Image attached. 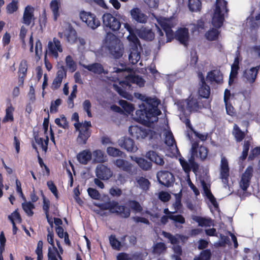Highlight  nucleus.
<instances>
[{
    "mask_svg": "<svg viewBox=\"0 0 260 260\" xmlns=\"http://www.w3.org/2000/svg\"><path fill=\"white\" fill-rule=\"evenodd\" d=\"M106 40H111L108 45V49L110 54L114 58L119 59L122 57L123 53L122 44L116 37L111 32L107 33Z\"/></svg>",
    "mask_w": 260,
    "mask_h": 260,
    "instance_id": "7ed1b4c3",
    "label": "nucleus"
},
{
    "mask_svg": "<svg viewBox=\"0 0 260 260\" xmlns=\"http://www.w3.org/2000/svg\"><path fill=\"white\" fill-rule=\"evenodd\" d=\"M54 250H52L50 247L48 249V260H58L57 258V253L58 250L55 247H54Z\"/></svg>",
    "mask_w": 260,
    "mask_h": 260,
    "instance_id": "69168bd1",
    "label": "nucleus"
},
{
    "mask_svg": "<svg viewBox=\"0 0 260 260\" xmlns=\"http://www.w3.org/2000/svg\"><path fill=\"white\" fill-rule=\"evenodd\" d=\"M127 204L131 209L135 212L140 213L143 211L142 207L140 204L136 200H129Z\"/></svg>",
    "mask_w": 260,
    "mask_h": 260,
    "instance_id": "37998d69",
    "label": "nucleus"
},
{
    "mask_svg": "<svg viewBox=\"0 0 260 260\" xmlns=\"http://www.w3.org/2000/svg\"><path fill=\"white\" fill-rule=\"evenodd\" d=\"M79 16L82 22L92 29L97 28L101 25V22L96 17V15L89 12L81 11L80 12Z\"/></svg>",
    "mask_w": 260,
    "mask_h": 260,
    "instance_id": "1a4fd4ad",
    "label": "nucleus"
},
{
    "mask_svg": "<svg viewBox=\"0 0 260 260\" xmlns=\"http://www.w3.org/2000/svg\"><path fill=\"white\" fill-rule=\"evenodd\" d=\"M91 158L92 153L88 149L84 150L80 152L77 155L78 161L82 165H87L91 159Z\"/></svg>",
    "mask_w": 260,
    "mask_h": 260,
    "instance_id": "cd10ccee",
    "label": "nucleus"
},
{
    "mask_svg": "<svg viewBox=\"0 0 260 260\" xmlns=\"http://www.w3.org/2000/svg\"><path fill=\"white\" fill-rule=\"evenodd\" d=\"M102 210H109L112 213H115L123 218H127L131 215V210L124 205H120L115 201H108L95 205Z\"/></svg>",
    "mask_w": 260,
    "mask_h": 260,
    "instance_id": "f03ea898",
    "label": "nucleus"
},
{
    "mask_svg": "<svg viewBox=\"0 0 260 260\" xmlns=\"http://www.w3.org/2000/svg\"><path fill=\"white\" fill-rule=\"evenodd\" d=\"M54 121L55 124L60 127L64 129L69 128V123L64 115H61L60 116V118H56Z\"/></svg>",
    "mask_w": 260,
    "mask_h": 260,
    "instance_id": "3c124183",
    "label": "nucleus"
},
{
    "mask_svg": "<svg viewBox=\"0 0 260 260\" xmlns=\"http://www.w3.org/2000/svg\"><path fill=\"white\" fill-rule=\"evenodd\" d=\"M186 109L190 112H197L200 110L206 108L207 103L203 102L200 96L192 95L185 100Z\"/></svg>",
    "mask_w": 260,
    "mask_h": 260,
    "instance_id": "6e6552de",
    "label": "nucleus"
},
{
    "mask_svg": "<svg viewBox=\"0 0 260 260\" xmlns=\"http://www.w3.org/2000/svg\"><path fill=\"white\" fill-rule=\"evenodd\" d=\"M76 130L79 131V135L77 141L79 144L84 145L91 135V131L89 128L91 127L90 121H85L83 123H75L74 124Z\"/></svg>",
    "mask_w": 260,
    "mask_h": 260,
    "instance_id": "423d86ee",
    "label": "nucleus"
},
{
    "mask_svg": "<svg viewBox=\"0 0 260 260\" xmlns=\"http://www.w3.org/2000/svg\"><path fill=\"white\" fill-rule=\"evenodd\" d=\"M201 183L206 197L209 200L215 208L218 207V205L215 198L210 190V184L207 183L204 180L201 181Z\"/></svg>",
    "mask_w": 260,
    "mask_h": 260,
    "instance_id": "393cba45",
    "label": "nucleus"
},
{
    "mask_svg": "<svg viewBox=\"0 0 260 260\" xmlns=\"http://www.w3.org/2000/svg\"><path fill=\"white\" fill-rule=\"evenodd\" d=\"M139 95V97H143L141 99L145 101L146 103L140 105L139 109L136 110L135 120L144 125H149L156 122L158 120L157 116L161 114V111L158 108L160 101L155 98H145L141 94Z\"/></svg>",
    "mask_w": 260,
    "mask_h": 260,
    "instance_id": "f257e3e1",
    "label": "nucleus"
},
{
    "mask_svg": "<svg viewBox=\"0 0 260 260\" xmlns=\"http://www.w3.org/2000/svg\"><path fill=\"white\" fill-rule=\"evenodd\" d=\"M104 28L116 32L119 30L121 23L120 20L110 13H106L102 16Z\"/></svg>",
    "mask_w": 260,
    "mask_h": 260,
    "instance_id": "0eeeda50",
    "label": "nucleus"
},
{
    "mask_svg": "<svg viewBox=\"0 0 260 260\" xmlns=\"http://www.w3.org/2000/svg\"><path fill=\"white\" fill-rule=\"evenodd\" d=\"M22 208L28 216L31 217L34 215L32 210L35 209V206L31 202H24L22 203Z\"/></svg>",
    "mask_w": 260,
    "mask_h": 260,
    "instance_id": "ea45409f",
    "label": "nucleus"
},
{
    "mask_svg": "<svg viewBox=\"0 0 260 260\" xmlns=\"http://www.w3.org/2000/svg\"><path fill=\"white\" fill-rule=\"evenodd\" d=\"M119 104L121 106L123 110L128 114L133 112L135 109L132 104H131L125 100H119Z\"/></svg>",
    "mask_w": 260,
    "mask_h": 260,
    "instance_id": "de8ad7c7",
    "label": "nucleus"
},
{
    "mask_svg": "<svg viewBox=\"0 0 260 260\" xmlns=\"http://www.w3.org/2000/svg\"><path fill=\"white\" fill-rule=\"evenodd\" d=\"M230 176V168L228 160L223 157L221 159L220 178L224 184H228Z\"/></svg>",
    "mask_w": 260,
    "mask_h": 260,
    "instance_id": "f3484780",
    "label": "nucleus"
},
{
    "mask_svg": "<svg viewBox=\"0 0 260 260\" xmlns=\"http://www.w3.org/2000/svg\"><path fill=\"white\" fill-rule=\"evenodd\" d=\"M188 7L191 12H200L202 9L201 1L200 0H188Z\"/></svg>",
    "mask_w": 260,
    "mask_h": 260,
    "instance_id": "72a5a7b5",
    "label": "nucleus"
},
{
    "mask_svg": "<svg viewBox=\"0 0 260 260\" xmlns=\"http://www.w3.org/2000/svg\"><path fill=\"white\" fill-rule=\"evenodd\" d=\"M94 161L96 162H103L105 161L104 152L101 150H96L93 152Z\"/></svg>",
    "mask_w": 260,
    "mask_h": 260,
    "instance_id": "5fc2aeb1",
    "label": "nucleus"
},
{
    "mask_svg": "<svg viewBox=\"0 0 260 260\" xmlns=\"http://www.w3.org/2000/svg\"><path fill=\"white\" fill-rule=\"evenodd\" d=\"M28 64L27 61L23 59L20 61L18 68V84L20 87H23L24 81L26 76Z\"/></svg>",
    "mask_w": 260,
    "mask_h": 260,
    "instance_id": "5701e85b",
    "label": "nucleus"
},
{
    "mask_svg": "<svg viewBox=\"0 0 260 260\" xmlns=\"http://www.w3.org/2000/svg\"><path fill=\"white\" fill-rule=\"evenodd\" d=\"M127 39L129 42L130 47H135L136 48L137 47H139V48L141 49L140 40L133 32L129 33V35L127 37Z\"/></svg>",
    "mask_w": 260,
    "mask_h": 260,
    "instance_id": "e433bc0d",
    "label": "nucleus"
},
{
    "mask_svg": "<svg viewBox=\"0 0 260 260\" xmlns=\"http://www.w3.org/2000/svg\"><path fill=\"white\" fill-rule=\"evenodd\" d=\"M233 135L237 142H241L245 138V134L236 124L234 125Z\"/></svg>",
    "mask_w": 260,
    "mask_h": 260,
    "instance_id": "79ce46f5",
    "label": "nucleus"
},
{
    "mask_svg": "<svg viewBox=\"0 0 260 260\" xmlns=\"http://www.w3.org/2000/svg\"><path fill=\"white\" fill-rule=\"evenodd\" d=\"M192 219L198 223L200 226H210L213 225V220L210 218H205L199 216H194Z\"/></svg>",
    "mask_w": 260,
    "mask_h": 260,
    "instance_id": "2f4dec72",
    "label": "nucleus"
},
{
    "mask_svg": "<svg viewBox=\"0 0 260 260\" xmlns=\"http://www.w3.org/2000/svg\"><path fill=\"white\" fill-rule=\"evenodd\" d=\"M119 145L125 149L129 152H135L138 150L137 146L135 145L134 140L127 137H124L121 138L118 141Z\"/></svg>",
    "mask_w": 260,
    "mask_h": 260,
    "instance_id": "dca6fc26",
    "label": "nucleus"
},
{
    "mask_svg": "<svg viewBox=\"0 0 260 260\" xmlns=\"http://www.w3.org/2000/svg\"><path fill=\"white\" fill-rule=\"evenodd\" d=\"M167 249V247L164 243L158 242L156 243L153 247V253L156 254H160L163 253Z\"/></svg>",
    "mask_w": 260,
    "mask_h": 260,
    "instance_id": "603ef678",
    "label": "nucleus"
},
{
    "mask_svg": "<svg viewBox=\"0 0 260 260\" xmlns=\"http://www.w3.org/2000/svg\"><path fill=\"white\" fill-rule=\"evenodd\" d=\"M60 7L59 0H52L50 4V8L53 13V19L56 21L59 16V9Z\"/></svg>",
    "mask_w": 260,
    "mask_h": 260,
    "instance_id": "473e14b6",
    "label": "nucleus"
},
{
    "mask_svg": "<svg viewBox=\"0 0 260 260\" xmlns=\"http://www.w3.org/2000/svg\"><path fill=\"white\" fill-rule=\"evenodd\" d=\"M165 143L169 147H173L174 145L176 147V143L172 133L168 131L166 133L165 138Z\"/></svg>",
    "mask_w": 260,
    "mask_h": 260,
    "instance_id": "c03bdc74",
    "label": "nucleus"
},
{
    "mask_svg": "<svg viewBox=\"0 0 260 260\" xmlns=\"http://www.w3.org/2000/svg\"><path fill=\"white\" fill-rule=\"evenodd\" d=\"M66 63L68 68L74 72L76 70V65L71 55H68L66 58Z\"/></svg>",
    "mask_w": 260,
    "mask_h": 260,
    "instance_id": "13d9d810",
    "label": "nucleus"
},
{
    "mask_svg": "<svg viewBox=\"0 0 260 260\" xmlns=\"http://www.w3.org/2000/svg\"><path fill=\"white\" fill-rule=\"evenodd\" d=\"M91 107V104L90 101L89 100H85L83 103V108L89 117H92Z\"/></svg>",
    "mask_w": 260,
    "mask_h": 260,
    "instance_id": "e2e57ef3",
    "label": "nucleus"
},
{
    "mask_svg": "<svg viewBox=\"0 0 260 260\" xmlns=\"http://www.w3.org/2000/svg\"><path fill=\"white\" fill-rule=\"evenodd\" d=\"M113 164L117 168L129 174L132 175L134 173L133 165L126 160L116 159L113 161Z\"/></svg>",
    "mask_w": 260,
    "mask_h": 260,
    "instance_id": "aec40b11",
    "label": "nucleus"
},
{
    "mask_svg": "<svg viewBox=\"0 0 260 260\" xmlns=\"http://www.w3.org/2000/svg\"><path fill=\"white\" fill-rule=\"evenodd\" d=\"M83 67L95 74L101 75L105 73L103 66L100 63L95 62L88 65H83Z\"/></svg>",
    "mask_w": 260,
    "mask_h": 260,
    "instance_id": "c756f323",
    "label": "nucleus"
},
{
    "mask_svg": "<svg viewBox=\"0 0 260 260\" xmlns=\"http://www.w3.org/2000/svg\"><path fill=\"white\" fill-rule=\"evenodd\" d=\"M112 174L113 173L110 169L104 165L96 167V176L101 180H107L112 177Z\"/></svg>",
    "mask_w": 260,
    "mask_h": 260,
    "instance_id": "6ab92c4d",
    "label": "nucleus"
},
{
    "mask_svg": "<svg viewBox=\"0 0 260 260\" xmlns=\"http://www.w3.org/2000/svg\"><path fill=\"white\" fill-rule=\"evenodd\" d=\"M146 157L157 165L162 166L165 164L163 155L159 154L155 151H149L146 153Z\"/></svg>",
    "mask_w": 260,
    "mask_h": 260,
    "instance_id": "a878e982",
    "label": "nucleus"
},
{
    "mask_svg": "<svg viewBox=\"0 0 260 260\" xmlns=\"http://www.w3.org/2000/svg\"><path fill=\"white\" fill-rule=\"evenodd\" d=\"M18 0H12V2L7 5L6 7V11L8 14H13L17 11L18 9Z\"/></svg>",
    "mask_w": 260,
    "mask_h": 260,
    "instance_id": "864d4df0",
    "label": "nucleus"
},
{
    "mask_svg": "<svg viewBox=\"0 0 260 260\" xmlns=\"http://www.w3.org/2000/svg\"><path fill=\"white\" fill-rule=\"evenodd\" d=\"M62 100L58 99L54 101H52L50 107V112L55 113L58 111V107L61 104Z\"/></svg>",
    "mask_w": 260,
    "mask_h": 260,
    "instance_id": "4d7b16f0",
    "label": "nucleus"
},
{
    "mask_svg": "<svg viewBox=\"0 0 260 260\" xmlns=\"http://www.w3.org/2000/svg\"><path fill=\"white\" fill-rule=\"evenodd\" d=\"M34 9L30 6H27L24 10L23 15L22 22L26 25H29L32 19H34Z\"/></svg>",
    "mask_w": 260,
    "mask_h": 260,
    "instance_id": "bb28decb",
    "label": "nucleus"
},
{
    "mask_svg": "<svg viewBox=\"0 0 260 260\" xmlns=\"http://www.w3.org/2000/svg\"><path fill=\"white\" fill-rule=\"evenodd\" d=\"M200 86L199 88L198 93L201 99H208L210 94V87L207 84L203 74L200 75Z\"/></svg>",
    "mask_w": 260,
    "mask_h": 260,
    "instance_id": "412c9836",
    "label": "nucleus"
},
{
    "mask_svg": "<svg viewBox=\"0 0 260 260\" xmlns=\"http://www.w3.org/2000/svg\"><path fill=\"white\" fill-rule=\"evenodd\" d=\"M219 34L220 31L217 28H212L206 32L205 37L209 41H215L218 39Z\"/></svg>",
    "mask_w": 260,
    "mask_h": 260,
    "instance_id": "58836bf2",
    "label": "nucleus"
},
{
    "mask_svg": "<svg viewBox=\"0 0 260 260\" xmlns=\"http://www.w3.org/2000/svg\"><path fill=\"white\" fill-rule=\"evenodd\" d=\"M64 36L66 37L67 41L68 42H74L75 40H77V32L72 27L69 28Z\"/></svg>",
    "mask_w": 260,
    "mask_h": 260,
    "instance_id": "a19ab883",
    "label": "nucleus"
},
{
    "mask_svg": "<svg viewBox=\"0 0 260 260\" xmlns=\"http://www.w3.org/2000/svg\"><path fill=\"white\" fill-rule=\"evenodd\" d=\"M253 167L249 166L246 169L241 176L239 181V186L244 191H246L250 185L251 179L253 176Z\"/></svg>",
    "mask_w": 260,
    "mask_h": 260,
    "instance_id": "9b49d317",
    "label": "nucleus"
},
{
    "mask_svg": "<svg viewBox=\"0 0 260 260\" xmlns=\"http://www.w3.org/2000/svg\"><path fill=\"white\" fill-rule=\"evenodd\" d=\"M110 244L113 249L119 250L122 247L121 242L117 240L115 235H111L109 237Z\"/></svg>",
    "mask_w": 260,
    "mask_h": 260,
    "instance_id": "a18cd8bd",
    "label": "nucleus"
},
{
    "mask_svg": "<svg viewBox=\"0 0 260 260\" xmlns=\"http://www.w3.org/2000/svg\"><path fill=\"white\" fill-rule=\"evenodd\" d=\"M135 161L143 170L148 171L152 168V163L142 157H136Z\"/></svg>",
    "mask_w": 260,
    "mask_h": 260,
    "instance_id": "f704fd0d",
    "label": "nucleus"
},
{
    "mask_svg": "<svg viewBox=\"0 0 260 260\" xmlns=\"http://www.w3.org/2000/svg\"><path fill=\"white\" fill-rule=\"evenodd\" d=\"M48 50L49 55L55 58L58 57V52H62V48L60 41L56 38L53 39V41H49L48 43Z\"/></svg>",
    "mask_w": 260,
    "mask_h": 260,
    "instance_id": "4468645a",
    "label": "nucleus"
},
{
    "mask_svg": "<svg viewBox=\"0 0 260 260\" xmlns=\"http://www.w3.org/2000/svg\"><path fill=\"white\" fill-rule=\"evenodd\" d=\"M139 36L143 40L152 41L154 39L155 35L151 29L144 27L140 30Z\"/></svg>",
    "mask_w": 260,
    "mask_h": 260,
    "instance_id": "7c9ffc66",
    "label": "nucleus"
},
{
    "mask_svg": "<svg viewBox=\"0 0 260 260\" xmlns=\"http://www.w3.org/2000/svg\"><path fill=\"white\" fill-rule=\"evenodd\" d=\"M259 69L260 65L252 67L249 69H246L243 72V77L246 79V81L250 84L253 83L256 80Z\"/></svg>",
    "mask_w": 260,
    "mask_h": 260,
    "instance_id": "a211bd4d",
    "label": "nucleus"
},
{
    "mask_svg": "<svg viewBox=\"0 0 260 260\" xmlns=\"http://www.w3.org/2000/svg\"><path fill=\"white\" fill-rule=\"evenodd\" d=\"M128 132L132 137L137 140L143 139L149 134L150 130L137 125L129 127Z\"/></svg>",
    "mask_w": 260,
    "mask_h": 260,
    "instance_id": "ddd939ff",
    "label": "nucleus"
},
{
    "mask_svg": "<svg viewBox=\"0 0 260 260\" xmlns=\"http://www.w3.org/2000/svg\"><path fill=\"white\" fill-rule=\"evenodd\" d=\"M47 185L48 188L52 192V193L54 195V196L58 199V190L56 186L54 184V183L52 181H49L47 182Z\"/></svg>",
    "mask_w": 260,
    "mask_h": 260,
    "instance_id": "338daca9",
    "label": "nucleus"
},
{
    "mask_svg": "<svg viewBox=\"0 0 260 260\" xmlns=\"http://www.w3.org/2000/svg\"><path fill=\"white\" fill-rule=\"evenodd\" d=\"M137 183L140 187L144 190L147 191L150 187V181L143 177H139V179H137Z\"/></svg>",
    "mask_w": 260,
    "mask_h": 260,
    "instance_id": "8fccbe9b",
    "label": "nucleus"
},
{
    "mask_svg": "<svg viewBox=\"0 0 260 260\" xmlns=\"http://www.w3.org/2000/svg\"><path fill=\"white\" fill-rule=\"evenodd\" d=\"M42 53V44L40 40H37L35 44V55L36 57L39 59L40 58V56Z\"/></svg>",
    "mask_w": 260,
    "mask_h": 260,
    "instance_id": "052dcab7",
    "label": "nucleus"
},
{
    "mask_svg": "<svg viewBox=\"0 0 260 260\" xmlns=\"http://www.w3.org/2000/svg\"><path fill=\"white\" fill-rule=\"evenodd\" d=\"M87 192L89 196L92 199L99 200L101 197L100 193L96 189L89 187L87 189Z\"/></svg>",
    "mask_w": 260,
    "mask_h": 260,
    "instance_id": "bf43d9fd",
    "label": "nucleus"
},
{
    "mask_svg": "<svg viewBox=\"0 0 260 260\" xmlns=\"http://www.w3.org/2000/svg\"><path fill=\"white\" fill-rule=\"evenodd\" d=\"M9 102L7 103V107L6 109V115L4 120L6 121H13L14 117L13 113L15 110V108L13 107L10 100H9Z\"/></svg>",
    "mask_w": 260,
    "mask_h": 260,
    "instance_id": "4c0bfd02",
    "label": "nucleus"
},
{
    "mask_svg": "<svg viewBox=\"0 0 260 260\" xmlns=\"http://www.w3.org/2000/svg\"><path fill=\"white\" fill-rule=\"evenodd\" d=\"M190 152L191 155L188 162L191 165L196 162L195 157L199 158L202 161L206 159L208 155L209 149L205 146H199V141H194L191 142Z\"/></svg>",
    "mask_w": 260,
    "mask_h": 260,
    "instance_id": "20e7f679",
    "label": "nucleus"
},
{
    "mask_svg": "<svg viewBox=\"0 0 260 260\" xmlns=\"http://www.w3.org/2000/svg\"><path fill=\"white\" fill-rule=\"evenodd\" d=\"M129 80L133 83H136L140 87L144 86L145 82V80L139 75L130 77Z\"/></svg>",
    "mask_w": 260,
    "mask_h": 260,
    "instance_id": "6e6d98bb",
    "label": "nucleus"
},
{
    "mask_svg": "<svg viewBox=\"0 0 260 260\" xmlns=\"http://www.w3.org/2000/svg\"><path fill=\"white\" fill-rule=\"evenodd\" d=\"M130 13L132 19L137 22L140 23H146L147 22L148 19L147 15L142 13L139 8H134L132 9Z\"/></svg>",
    "mask_w": 260,
    "mask_h": 260,
    "instance_id": "b1692460",
    "label": "nucleus"
},
{
    "mask_svg": "<svg viewBox=\"0 0 260 260\" xmlns=\"http://www.w3.org/2000/svg\"><path fill=\"white\" fill-rule=\"evenodd\" d=\"M211 257V252L210 249H205L202 251L198 257L200 260H210Z\"/></svg>",
    "mask_w": 260,
    "mask_h": 260,
    "instance_id": "680f3d73",
    "label": "nucleus"
},
{
    "mask_svg": "<svg viewBox=\"0 0 260 260\" xmlns=\"http://www.w3.org/2000/svg\"><path fill=\"white\" fill-rule=\"evenodd\" d=\"M175 39L178 40L180 44L187 47L188 45L189 31L186 27H180L175 33Z\"/></svg>",
    "mask_w": 260,
    "mask_h": 260,
    "instance_id": "2eb2a0df",
    "label": "nucleus"
},
{
    "mask_svg": "<svg viewBox=\"0 0 260 260\" xmlns=\"http://www.w3.org/2000/svg\"><path fill=\"white\" fill-rule=\"evenodd\" d=\"M157 22L165 32L167 42L172 41L175 38V33L172 29V25L169 20L160 17L157 19Z\"/></svg>",
    "mask_w": 260,
    "mask_h": 260,
    "instance_id": "9d476101",
    "label": "nucleus"
},
{
    "mask_svg": "<svg viewBox=\"0 0 260 260\" xmlns=\"http://www.w3.org/2000/svg\"><path fill=\"white\" fill-rule=\"evenodd\" d=\"M107 153L109 156L113 157H122L124 154L123 152L113 147H108L107 148Z\"/></svg>",
    "mask_w": 260,
    "mask_h": 260,
    "instance_id": "49530a36",
    "label": "nucleus"
},
{
    "mask_svg": "<svg viewBox=\"0 0 260 260\" xmlns=\"http://www.w3.org/2000/svg\"><path fill=\"white\" fill-rule=\"evenodd\" d=\"M227 5L228 3L225 0H216L215 9L212 19V24L215 28H219L222 25L224 16L221 13V7L227 12Z\"/></svg>",
    "mask_w": 260,
    "mask_h": 260,
    "instance_id": "39448f33",
    "label": "nucleus"
},
{
    "mask_svg": "<svg viewBox=\"0 0 260 260\" xmlns=\"http://www.w3.org/2000/svg\"><path fill=\"white\" fill-rule=\"evenodd\" d=\"M206 80L210 83L215 82L218 84L223 82V75L219 70H213L208 72Z\"/></svg>",
    "mask_w": 260,
    "mask_h": 260,
    "instance_id": "4be33fe9",
    "label": "nucleus"
},
{
    "mask_svg": "<svg viewBox=\"0 0 260 260\" xmlns=\"http://www.w3.org/2000/svg\"><path fill=\"white\" fill-rule=\"evenodd\" d=\"M260 154V147H256L251 149L250 153L248 156L249 160H253L255 157Z\"/></svg>",
    "mask_w": 260,
    "mask_h": 260,
    "instance_id": "774afa93",
    "label": "nucleus"
},
{
    "mask_svg": "<svg viewBox=\"0 0 260 260\" xmlns=\"http://www.w3.org/2000/svg\"><path fill=\"white\" fill-rule=\"evenodd\" d=\"M141 50L142 48L140 49L139 47H137L136 48L135 47H130L128 59L133 64L137 63L140 60Z\"/></svg>",
    "mask_w": 260,
    "mask_h": 260,
    "instance_id": "c85d7f7f",
    "label": "nucleus"
},
{
    "mask_svg": "<svg viewBox=\"0 0 260 260\" xmlns=\"http://www.w3.org/2000/svg\"><path fill=\"white\" fill-rule=\"evenodd\" d=\"M248 19L249 20L250 28L251 29L257 30L260 27V12L254 17L253 16L249 17Z\"/></svg>",
    "mask_w": 260,
    "mask_h": 260,
    "instance_id": "c9c22d12",
    "label": "nucleus"
},
{
    "mask_svg": "<svg viewBox=\"0 0 260 260\" xmlns=\"http://www.w3.org/2000/svg\"><path fill=\"white\" fill-rule=\"evenodd\" d=\"M157 178L158 182L166 187H169L174 182L173 174L168 171H161L157 173Z\"/></svg>",
    "mask_w": 260,
    "mask_h": 260,
    "instance_id": "f8f14e48",
    "label": "nucleus"
},
{
    "mask_svg": "<svg viewBox=\"0 0 260 260\" xmlns=\"http://www.w3.org/2000/svg\"><path fill=\"white\" fill-rule=\"evenodd\" d=\"M170 219L174 221L176 223L183 224L185 222L184 217L181 214L170 215Z\"/></svg>",
    "mask_w": 260,
    "mask_h": 260,
    "instance_id": "0e129e2a",
    "label": "nucleus"
},
{
    "mask_svg": "<svg viewBox=\"0 0 260 260\" xmlns=\"http://www.w3.org/2000/svg\"><path fill=\"white\" fill-rule=\"evenodd\" d=\"M113 89L117 92V93L122 97L130 100L132 95L128 93L125 89H123L121 87L114 84L113 85Z\"/></svg>",
    "mask_w": 260,
    "mask_h": 260,
    "instance_id": "09e8293b",
    "label": "nucleus"
}]
</instances>
